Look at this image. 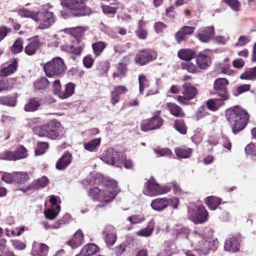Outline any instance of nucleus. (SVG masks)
Masks as SVG:
<instances>
[{"label":"nucleus","mask_w":256,"mask_h":256,"mask_svg":"<svg viewBox=\"0 0 256 256\" xmlns=\"http://www.w3.org/2000/svg\"><path fill=\"white\" fill-rule=\"evenodd\" d=\"M34 134L39 137H46L52 140H60L64 135V128L61 123L56 119L32 128Z\"/></svg>","instance_id":"1"},{"label":"nucleus","mask_w":256,"mask_h":256,"mask_svg":"<svg viewBox=\"0 0 256 256\" xmlns=\"http://www.w3.org/2000/svg\"><path fill=\"white\" fill-rule=\"evenodd\" d=\"M226 116L231 124L232 132L234 134L244 128L249 120V115L246 110L238 106L228 109Z\"/></svg>","instance_id":"2"},{"label":"nucleus","mask_w":256,"mask_h":256,"mask_svg":"<svg viewBox=\"0 0 256 256\" xmlns=\"http://www.w3.org/2000/svg\"><path fill=\"white\" fill-rule=\"evenodd\" d=\"M86 29L84 27L74 28L71 30V35L74 40H72L74 44L70 45L63 44L60 46L62 51H65L74 54L78 56L80 54L82 49L84 46V43L81 38L84 36Z\"/></svg>","instance_id":"3"},{"label":"nucleus","mask_w":256,"mask_h":256,"mask_svg":"<svg viewBox=\"0 0 256 256\" xmlns=\"http://www.w3.org/2000/svg\"><path fill=\"white\" fill-rule=\"evenodd\" d=\"M88 1V0H61L60 4L64 8L69 10L70 16L78 17L92 14V9L86 4Z\"/></svg>","instance_id":"4"},{"label":"nucleus","mask_w":256,"mask_h":256,"mask_svg":"<svg viewBox=\"0 0 256 256\" xmlns=\"http://www.w3.org/2000/svg\"><path fill=\"white\" fill-rule=\"evenodd\" d=\"M43 69L48 77L52 78L62 76L66 70V66L64 60L56 56L46 63Z\"/></svg>","instance_id":"5"},{"label":"nucleus","mask_w":256,"mask_h":256,"mask_svg":"<svg viewBox=\"0 0 256 256\" xmlns=\"http://www.w3.org/2000/svg\"><path fill=\"white\" fill-rule=\"evenodd\" d=\"M208 212L202 205L190 203L188 206V218L196 224H202L208 219Z\"/></svg>","instance_id":"6"},{"label":"nucleus","mask_w":256,"mask_h":256,"mask_svg":"<svg viewBox=\"0 0 256 256\" xmlns=\"http://www.w3.org/2000/svg\"><path fill=\"white\" fill-rule=\"evenodd\" d=\"M100 158L107 164L119 166L120 164L124 162L126 156L122 152L109 148L103 152Z\"/></svg>","instance_id":"7"},{"label":"nucleus","mask_w":256,"mask_h":256,"mask_svg":"<svg viewBox=\"0 0 256 256\" xmlns=\"http://www.w3.org/2000/svg\"><path fill=\"white\" fill-rule=\"evenodd\" d=\"M55 20L54 14L46 10L36 12L34 21L38 24V29L44 30L50 27L55 22Z\"/></svg>","instance_id":"8"},{"label":"nucleus","mask_w":256,"mask_h":256,"mask_svg":"<svg viewBox=\"0 0 256 256\" xmlns=\"http://www.w3.org/2000/svg\"><path fill=\"white\" fill-rule=\"evenodd\" d=\"M160 113V111H156L150 118L143 120L140 124L141 130L147 132L160 128L164 122L162 118L159 116Z\"/></svg>","instance_id":"9"},{"label":"nucleus","mask_w":256,"mask_h":256,"mask_svg":"<svg viewBox=\"0 0 256 256\" xmlns=\"http://www.w3.org/2000/svg\"><path fill=\"white\" fill-rule=\"evenodd\" d=\"M194 236L192 240V245L195 246L197 250L206 255L212 249V243L206 240L202 233L197 230L194 231Z\"/></svg>","instance_id":"10"},{"label":"nucleus","mask_w":256,"mask_h":256,"mask_svg":"<svg viewBox=\"0 0 256 256\" xmlns=\"http://www.w3.org/2000/svg\"><path fill=\"white\" fill-rule=\"evenodd\" d=\"M228 84V80L224 78H219L215 80L214 84V94L218 96L216 100L223 101L228 99L229 95L226 88Z\"/></svg>","instance_id":"11"},{"label":"nucleus","mask_w":256,"mask_h":256,"mask_svg":"<svg viewBox=\"0 0 256 256\" xmlns=\"http://www.w3.org/2000/svg\"><path fill=\"white\" fill-rule=\"evenodd\" d=\"M106 190L102 192V200L106 202L112 200L120 192L117 182L114 180H107L106 184Z\"/></svg>","instance_id":"12"},{"label":"nucleus","mask_w":256,"mask_h":256,"mask_svg":"<svg viewBox=\"0 0 256 256\" xmlns=\"http://www.w3.org/2000/svg\"><path fill=\"white\" fill-rule=\"evenodd\" d=\"M183 96H180L178 97V100L181 104H186L185 100H188L194 98L198 94V91L196 88L191 84L185 82L183 84Z\"/></svg>","instance_id":"13"},{"label":"nucleus","mask_w":256,"mask_h":256,"mask_svg":"<svg viewBox=\"0 0 256 256\" xmlns=\"http://www.w3.org/2000/svg\"><path fill=\"white\" fill-rule=\"evenodd\" d=\"M156 58V56L154 52L150 50H144L136 54L134 60L136 64L144 66Z\"/></svg>","instance_id":"14"},{"label":"nucleus","mask_w":256,"mask_h":256,"mask_svg":"<svg viewBox=\"0 0 256 256\" xmlns=\"http://www.w3.org/2000/svg\"><path fill=\"white\" fill-rule=\"evenodd\" d=\"M214 35V27L213 26H210L198 30L196 37L200 42L208 43L212 40Z\"/></svg>","instance_id":"15"},{"label":"nucleus","mask_w":256,"mask_h":256,"mask_svg":"<svg viewBox=\"0 0 256 256\" xmlns=\"http://www.w3.org/2000/svg\"><path fill=\"white\" fill-rule=\"evenodd\" d=\"M159 184L152 178L147 181L143 189L144 194L150 196L160 195Z\"/></svg>","instance_id":"16"},{"label":"nucleus","mask_w":256,"mask_h":256,"mask_svg":"<svg viewBox=\"0 0 256 256\" xmlns=\"http://www.w3.org/2000/svg\"><path fill=\"white\" fill-rule=\"evenodd\" d=\"M196 28L194 26H184L174 34V38L178 44L186 41L188 36L193 34Z\"/></svg>","instance_id":"17"},{"label":"nucleus","mask_w":256,"mask_h":256,"mask_svg":"<svg viewBox=\"0 0 256 256\" xmlns=\"http://www.w3.org/2000/svg\"><path fill=\"white\" fill-rule=\"evenodd\" d=\"M30 42L24 48L25 52L28 56H32L38 48L42 45L40 42L38 36H33L29 39Z\"/></svg>","instance_id":"18"},{"label":"nucleus","mask_w":256,"mask_h":256,"mask_svg":"<svg viewBox=\"0 0 256 256\" xmlns=\"http://www.w3.org/2000/svg\"><path fill=\"white\" fill-rule=\"evenodd\" d=\"M240 247V240L238 236H232L227 239L224 245V248L226 250L232 252L238 251Z\"/></svg>","instance_id":"19"},{"label":"nucleus","mask_w":256,"mask_h":256,"mask_svg":"<svg viewBox=\"0 0 256 256\" xmlns=\"http://www.w3.org/2000/svg\"><path fill=\"white\" fill-rule=\"evenodd\" d=\"M48 251V246L46 244L34 242L32 245V256H47Z\"/></svg>","instance_id":"20"},{"label":"nucleus","mask_w":256,"mask_h":256,"mask_svg":"<svg viewBox=\"0 0 256 256\" xmlns=\"http://www.w3.org/2000/svg\"><path fill=\"white\" fill-rule=\"evenodd\" d=\"M128 92L127 88L124 86H118L114 88L110 92V102L114 105L119 102L120 96Z\"/></svg>","instance_id":"21"},{"label":"nucleus","mask_w":256,"mask_h":256,"mask_svg":"<svg viewBox=\"0 0 256 256\" xmlns=\"http://www.w3.org/2000/svg\"><path fill=\"white\" fill-rule=\"evenodd\" d=\"M168 202V198H157L152 200L150 206L154 210L161 212L166 209L169 205Z\"/></svg>","instance_id":"22"},{"label":"nucleus","mask_w":256,"mask_h":256,"mask_svg":"<svg viewBox=\"0 0 256 256\" xmlns=\"http://www.w3.org/2000/svg\"><path fill=\"white\" fill-rule=\"evenodd\" d=\"M72 154L68 152H66L60 158L56 165V168L58 170H63L66 168L70 164Z\"/></svg>","instance_id":"23"},{"label":"nucleus","mask_w":256,"mask_h":256,"mask_svg":"<svg viewBox=\"0 0 256 256\" xmlns=\"http://www.w3.org/2000/svg\"><path fill=\"white\" fill-rule=\"evenodd\" d=\"M18 68V62L16 58H14L10 64L3 68L0 71V77H6L14 74Z\"/></svg>","instance_id":"24"},{"label":"nucleus","mask_w":256,"mask_h":256,"mask_svg":"<svg viewBox=\"0 0 256 256\" xmlns=\"http://www.w3.org/2000/svg\"><path fill=\"white\" fill-rule=\"evenodd\" d=\"M166 108L172 115L176 117L184 118L185 116L182 108L174 103L167 102L166 104Z\"/></svg>","instance_id":"25"},{"label":"nucleus","mask_w":256,"mask_h":256,"mask_svg":"<svg viewBox=\"0 0 256 256\" xmlns=\"http://www.w3.org/2000/svg\"><path fill=\"white\" fill-rule=\"evenodd\" d=\"M40 106V100L38 98H30L24 105V110L26 112H34L38 110Z\"/></svg>","instance_id":"26"},{"label":"nucleus","mask_w":256,"mask_h":256,"mask_svg":"<svg viewBox=\"0 0 256 256\" xmlns=\"http://www.w3.org/2000/svg\"><path fill=\"white\" fill-rule=\"evenodd\" d=\"M196 62L200 68L206 69L211 63V59L208 56L200 53L196 56Z\"/></svg>","instance_id":"27"},{"label":"nucleus","mask_w":256,"mask_h":256,"mask_svg":"<svg viewBox=\"0 0 256 256\" xmlns=\"http://www.w3.org/2000/svg\"><path fill=\"white\" fill-rule=\"evenodd\" d=\"M98 252V247L94 244L85 245L80 252L76 256H91Z\"/></svg>","instance_id":"28"},{"label":"nucleus","mask_w":256,"mask_h":256,"mask_svg":"<svg viewBox=\"0 0 256 256\" xmlns=\"http://www.w3.org/2000/svg\"><path fill=\"white\" fill-rule=\"evenodd\" d=\"M50 86V82L45 77H41L34 82V86L37 90H46Z\"/></svg>","instance_id":"29"},{"label":"nucleus","mask_w":256,"mask_h":256,"mask_svg":"<svg viewBox=\"0 0 256 256\" xmlns=\"http://www.w3.org/2000/svg\"><path fill=\"white\" fill-rule=\"evenodd\" d=\"M17 104L16 95L0 96V104L14 107Z\"/></svg>","instance_id":"30"},{"label":"nucleus","mask_w":256,"mask_h":256,"mask_svg":"<svg viewBox=\"0 0 256 256\" xmlns=\"http://www.w3.org/2000/svg\"><path fill=\"white\" fill-rule=\"evenodd\" d=\"M196 54L194 51L190 49H182L180 50L178 53V57L186 62L190 61Z\"/></svg>","instance_id":"31"},{"label":"nucleus","mask_w":256,"mask_h":256,"mask_svg":"<svg viewBox=\"0 0 256 256\" xmlns=\"http://www.w3.org/2000/svg\"><path fill=\"white\" fill-rule=\"evenodd\" d=\"M192 150L190 148L186 146L177 148L175 149L176 156L182 158H187L191 156Z\"/></svg>","instance_id":"32"},{"label":"nucleus","mask_w":256,"mask_h":256,"mask_svg":"<svg viewBox=\"0 0 256 256\" xmlns=\"http://www.w3.org/2000/svg\"><path fill=\"white\" fill-rule=\"evenodd\" d=\"M83 238L84 236L82 231L78 230L75 233L73 240L67 242V244L72 248H74L78 246L82 243Z\"/></svg>","instance_id":"33"},{"label":"nucleus","mask_w":256,"mask_h":256,"mask_svg":"<svg viewBox=\"0 0 256 256\" xmlns=\"http://www.w3.org/2000/svg\"><path fill=\"white\" fill-rule=\"evenodd\" d=\"M49 180L46 176H42L37 180H34L31 184L32 189L38 190L44 188L48 183Z\"/></svg>","instance_id":"34"},{"label":"nucleus","mask_w":256,"mask_h":256,"mask_svg":"<svg viewBox=\"0 0 256 256\" xmlns=\"http://www.w3.org/2000/svg\"><path fill=\"white\" fill-rule=\"evenodd\" d=\"M240 78L241 80H256V66L248 68L240 76Z\"/></svg>","instance_id":"35"},{"label":"nucleus","mask_w":256,"mask_h":256,"mask_svg":"<svg viewBox=\"0 0 256 256\" xmlns=\"http://www.w3.org/2000/svg\"><path fill=\"white\" fill-rule=\"evenodd\" d=\"M100 138L92 139L88 142L84 144V148L90 152H96L98 147L100 145Z\"/></svg>","instance_id":"36"},{"label":"nucleus","mask_w":256,"mask_h":256,"mask_svg":"<svg viewBox=\"0 0 256 256\" xmlns=\"http://www.w3.org/2000/svg\"><path fill=\"white\" fill-rule=\"evenodd\" d=\"M206 202L208 208L212 210H216L221 203V199L214 196L208 197Z\"/></svg>","instance_id":"37"},{"label":"nucleus","mask_w":256,"mask_h":256,"mask_svg":"<svg viewBox=\"0 0 256 256\" xmlns=\"http://www.w3.org/2000/svg\"><path fill=\"white\" fill-rule=\"evenodd\" d=\"M154 222L151 220L149 222V224L147 227L142 230H138L136 234L140 236L148 237L150 236L154 230Z\"/></svg>","instance_id":"38"},{"label":"nucleus","mask_w":256,"mask_h":256,"mask_svg":"<svg viewBox=\"0 0 256 256\" xmlns=\"http://www.w3.org/2000/svg\"><path fill=\"white\" fill-rule=\"evenodd\" d=\"M106 47V44L102 41L96 42L92 44L94 54L96 56H100Z\"/></svg>","instance_id":"39"},{"label":"nucleus","mask_w":256,"mask_h":256,"mask_svg":"<svg viewBox=\"0 0 256 256\" xmlns=\"http://www.w3.org/2000/svg\"><path fill=\"white\" fill-rule=\"evenodd\" d=\"M127 71L128 68L126 66L118 64L116 66V72L113 73L112 77L114 79L116 78H124L126 76Z\"/></svg>","instance_id":"40"},{"label":"nucleus","mask_w":256,"mask_h":256,"mask_svg":"<svg viewBox=\"0 0 256 256\" xmlns=\"http://www.w3.org/2000/svg\"><path fill=\"white\" fill-rule=\"evenodd\" d=\"M88 196L94 200H102V192L97 187H94L88 192Z\"/></svg>","instance_id":"41"},{"label":"nucleus","mask_w":256,"mask_h":256,"mask_svg":"<svg viewBox=\"0 0 256 256\" xmlns=\"http://www.w3.org/2000/svg\"><path fill=\"white\" fill-rule=\"evenodd\" d=\"M14 182L18 184H24L30 178L28 173L23 172H14Z\"/></svg>","instance_id":"42"},{"label":"nucleus","mask_w":256,"mask_h":256,"mask_svg":"<svg viewBox=\"0 0 256 256\" xmlns=\"http://www.w3.org/2000/svg\"><path fill=\"white\" fill-rule=\"evenodd\" d=\"M75 85L72 82H69L65 86V90L62 94L60 95V98L62 99L66 98L72 95L74 92Z\"/></svg>","instance_id":"43"},{"label":"nucleus","mask_w":256,"mask_h":256,"mask_svg":"<svg viewBox=\"0 0 256 256\" xmlns=\"http://www.w3.org/2000/svg\"><path fill=\"white\" fill-rule=\"evenodd\" d=\"M181 68L182 70H186L188 72L192 74H196L198 72L197 66L190 62V61L182 62L181 64Z\"/></svg>","instance_id":"44"},{"label":"nucleus","mask_w":256,"mask_h":256,"mask_svg":"<svg viewBox=\"0 0 256 256\" xmlns=\"http://www.w3.org/2000/svg\"><path fill=\"white\" fill-rule=\"evenodd\" d=\"M13 152L16 160L25 158L28 155L26 148L22 146H19Z\"/></svg>","instance_id":"45"},{"label":"nucleus","mask_w":256,"mask_h":256,"mask_svg":"<svg viewBox=\"0 0 256 256\" xmlns=\"http://www.w3.org/2000/svg\"><path fill=\"white\" fill-rule=\"evenodd\" d=\"M23 40L21 38H18L14 42L12 46L11 51L12 53L16 54L20 52L23 50Z\"/></svg>","instance_id":"46"},{"label":"nucleus","mask_w":256,"mask_h":256,"mask_svg":"<svg viewBox=\"0 0 256 256\" xmlns=\"http://www.w3.org/2000/svg\"><path fill=\"white\" fill-rule=\"evenodd\" d=\"M174 128L180 134H185L186 133V126L183 120H176L174 124Z\"/></svg>","instance_id":"47"},{"label":"nucleus","mask_w":256,"mask_h":256,"mask_svg":"<svg viewBox=\"0 0 256 256\" xmlns=\"http://www.w3.org/2000/svg\"><path fill=\"white\" fill-rule=\"evenodd\" d=\"M70 218V216L69 214H66L62 218L52 224V228H58L62 227V226L68 222Z\"/></svg>","instance_id":"48"},{"label":"nucleus","mask_w":256,"mask_h":256,"mask_svg":"<svg viewBox=\"0 0 256 256\" xmlns=\"http://www.w3.org/2000/svg\"><path fill=\"white\" fill-rule=\"evenodd\" d=\"M127 244L126 242H122L115 246L113 250L114 254L115 256H122L126 250Z\"/></svg>","instance_id":"49"},{"label":"nucleus","mask_w":256,"mask_h":256,"mask_svg":"<svg viewBox=\"0 0 256 256\" xmlns=\"http://www.w3.org/2000/svg\"><path fill=\"white\" fill-rule=\"evenodd\" d=\"M48 144L46 142H38L37 144V147L35 150L36 155L44 154L48 148Z\"/></svg>","instance_id":"50"},{"label":"nucleus","mask_w":256,"mask_h":256,"mask_svg":"<svg viewBox=\"0 0 256 256\" xmlns=\"http://www.w3.org/2000/svg\"><path fill=\"white\" fill-rule=\"evenodd\" d=\"M18 14L22 17L29 18L35 20L36 12H32L26 8L20 9L18 11Z\"/></svg>","instance_id":"51"},{"label":"nucleus","mask_w":256,"mask_h":256,"mask_svg":"<svg viewBox=\"0 0 256 256\" xmlns=\"http://www.w3.org/2000/svg\"><path fill=\"white\" fill-rule=\"evenodd\" d=\"M222 2L235 12H238L240 10V3L238 0H222Z\"/></svg>","instance_id":"52"},{"label":"nucleus","mask_w":256,"mask_h":256,"mask_svg":"<svg viewBox=\"0 0 256 256\" xmlns=\"http://www.w3.org/2000/svg\"><path fill=\"white\" fill-rule=\"evenodd\" d=\"M250 88V84H243L242 86H238L236 90H234L232 91V94L234 96H237L239 94L248 91Z\"/></svg>","instance_id":"53"},{"label":"nucleus","mask_w":256,"mask_h":256,"mask_svg":"<svg viewBox=\"0 0 256 256\" xmlns=\"http://www.w3.org/2000/svg\"><path fill=\"white\" fill-rule=\"evenodd\" d=\"M0 158L6 160H16L14 152L11 151H5L1 152Z\"/></svg>","instance_id":"54"},{"label":"nucleus","mask_w":256,"mask_h":256,"mask_svg":"<svg viewBox=\"0 0 256 256\" xmlns=\"http://www.w3.org/2000/svg\"><path fill=\"white\" fill-rule=\"evenodd\" d=\"M188 229L186 228H182L179 230H176L173 231V234H176L177 238H188Z\"/></svg>","instance_id":"55"},{"label":"nucleus","mask_w":256,"mask_h":256,"mask_svg":"<svg viewBox=\"0 0 256 256\" xmlns=\"http://www.w3.org/2000/svg\"><path fill=\"white\" fill-rule=\"evenodd\" d=\"M102 8L103 12L106 14H114L116 13L118 8L106 5H102Z\"/></svg>","instance_id":"56"},{"label":"nucleus","mask_w":256,"mask_h":256,"mask_svg":"<svg viewBox=\"0 0 256 256\" xmlns=\"http://www.w3.org/2000/svg\"><path fill=\"white\" fill-rule=\"evenodd\" d=\"M14 173H8L4 172L2 177V180L7 184H12L14 182Z\"/></svg>","instance_id":"57"},{"label":"nucleus","mask_w":256,"mask_h":256,"mask_svg":"<svg viewBox=\"0 0 256 256\" xmlns=\"http://www.w3.org/2000/svg\"><path fill=\"white\" fill-rule=\"evenodd\" d=\"M128 220L132 224H136L143 222L144 220V218L140 214H135L129 216L128 218Z\"/></svg>","instance_id":"58"},{"label":"nucleus","mask_w":256,"mask_h":256,"mask_svg":"<svg viewBox=\"0 0 256 256\" xmlns=\"http://www.w3.org/2000/svg\"><path fill=\"white\" fill-rule=\"evenodd\" d=\"M53 92L54 94L58 95L60 98L62 92H61V84L59 80H55L53 82Z\"/></svg>","instance_id":"59"},{"label":"nucleus","mask_w":256,"mask_h":256,"mask_svg":"<svg viewBox=\"0 0 256 256\" xmlns=\"http://www.w3.org/2000/svg\"><path fill=\"white\" fill-rule=\"evenodd\" d=\"M104 237L106 244L110 246H113L117 239L116 233L110 234V236H106Z\"/></svg>","instance_id":"60"},{"label":"nucleus","mask_w":256,"mask_h":256,"mask_svg":"<svg viewBox=\"0 0 256 256\" xmlns=\"http://www.w3.org/2000/svg\"><path fill=\"white\" fill-rule=\"evenodd\" d=\"M116 233L115 228L110 224L106 225L102 231V234L104 235V236Z\"/></svg>","instance_id":"61"},{"label":"nucleus","mask_w":256,"mask_h":256,"mask_svg":"<svg viewBox=\"0 0 256 256\" xmlns=\"http://www.w3.org/2000/svg\"><path fill=\"white\" fill-rule=\"evenodd\" d=\"M12 244L15 249L18 250H23L26 247V244L20 240H12Z\"/></svg>","instance_id":"62"},{"label":"nucleus","mask_w":256,"mask_h":256,"mask_svg":"<svg viewBox=\"0 0 256 256\" xmlns=\"http://www.w3.org/2000/svg\"><path fill=\"white\" fill-rule=\"evenodd\" d=\"M46 218L48 220H54L58 216V212H56L53 209H48L44 212Z\"/></svg>","instance_id":"63"},{"label":"nucleus","mask_w":256,"mask_h":256,"mask_svg":"<svg viewBox=\"0 0 256 256\" xmlns=\"http://www.w3.org/2000/svg\"><path fill=\"white\" fill-rule=\"evenodd\" d=\"M250 41V40L248 36H241L239 37L237 42L235 44V46H244Z\"/></svg>","instance_id":"64"}]
</instances>
